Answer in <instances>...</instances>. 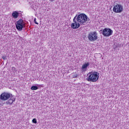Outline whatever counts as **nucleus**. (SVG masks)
Returning a JSON list of instances; mask_svg holds the SVG:
<instances>
[{"label": "nucleus", "instance_id": "1", "mask_svg": "<svg viewBox=\"0 0 129 129\" xmlns=\"http://www.w3.org/2000/svg\"><path fill=\"white\" fill-rule=\"evenodd\" d=\"M99 74L97 72H90L88 74V78H87L88 81H91V82H96L99 78Z\"/></svg>", "mask_w": 129, "mask_h": 129}, {"label": "nucleus", "instance_id": "8", "mask_svg": "<svg viewBox=\"0 0 129 129\" xmlns=\"http://www.w3.org/2000/svg\"><path fill=\"white\" fill-rule=\"evenodd\" d=\"M73 22L74 23H72L71 25L72 29H78V28L80 27V23L77 22V20H76V16L74 18Z\"/></svg>", "mask_w": 129, "mask_h": 129}, {"label": "nucleus", "instance_id": "4", "mask_svg": "<svg viewBox=\"0 0 129 129\" xmlns=\"http://www.w3.org/2000/svg\"><path fill=\"white\" fill-rule=\"evenodd\" d=\"M88 38L91 42H94L97 40V33L96 32H91L88 34Z\"/></svg>", "mask_w": 129, "mask_h": 129}, {"label": "nucleus", "instance_id": "16", "mask_svg": "<svg viewBox=\"0 0 129 129\" xmlns=\"http://www.w3.org/2000/svg\"><path fill=\"white\" fill-rule=\"evenodd\" d=\"M78 76V75H76V76H74V78H76V77H77Z\"/></svg>", "mask_w": 129, "mask_h": 129}, {"label": "nucleus", "instance_id": "11", "mask_svg": "<svg viewBox=\"0 0 129 129\" xmlns=\"http://www.w3.org/2000/svg\"><path fill=\"white\" fill-rule=\"evenodd\" d=\"M12 17H13L14 19H18L19 18V12L18 11L13 12Z\"/></svg>", "mask_w": 129, "mask_h": 129}, {"label": "nucleus", "instance_id": "7", "mask_svg": "<svg viewBox=\"0 0 129 129\" xmlns=\"http://www.w3.org/2000/svg\"><path fill=\"white\" fill-rule=\"evenodd\" d=\"M16 23V29H17L18 31H23V28L25 27V23H24L23 19H20L19 21H17Z\"/></svg>", "mask_w": 129, "mask_h": 129}, {"label": "nucleus", "instance_id": "10", "mask_svg": "<svg viewBox=\"0 0 129 129\" xmlns=\"http://www.w3.org/2000/svg\"><path fill=\"white\" fill-rule=\"evenodd\" d=\"M88 66H89V62H87L82 66V72H86V71H87Z\"/></svg>", "mask_w": 129, "mask_h": 129}, {"label": "nucleus", "instance_id": "5", "mask_svg": "<svg viewBox=\"0 0 129 129\" xmlns=\"http://www.w3.org/2000/svg\"><path fill=\"white\" fill-rule=\"evenodd\" d=\"M12 94L8 92H4L0 95V100L3 101H6L10 99V97L12 96Z\"/></svg>", "mask_w": 129, "mask_h": 129}, {"label": "nucleus", "instance_id": "6", "mask_svg": "<svg viewBox=\"0 0 129 129\" xmlns=\"http://www.w3.org/2000/svg\"><path fill=\"white\" fill-rule=\"evenodd\" d=\"M101 32L104 37H109L112 35L113 31L109 28H105L103 30H101Z\"/></svg>", "mask_w": 129, "mask_h": 129}, {"label": "nucleus", "instance_id": "13", "mask_svg": "<svg viewBox=\"0 0 129 129\" xmlns=\"http://www.w3.org/2000/svg\"><path fill=\"white\" fill-rule=\"evenodd\" d=\"M32 122L33 123H37V119H36V118L33 119Z\"/></svg>", "mask_w": 129, "mask_h": 129}, {"label": "nucleus", "instance_id": "15", "mask_svg": "<svg viewBox=\"0 0 129 129\" xmlns=\"http://www.w3.org/2000/svg\"><path fill=\"white\" fill-rule=\"evenodd\" d=\"M2 59H3V60H7V56H3Z\"/></svg>", "mask_w": 129, "mask_h": 129}, {"label": "nucleus", "instance_id": "2", "mask_svg": "<svg viewBox=\"0 0 129 129\" xmlns=\"http://www.w3.org/2000/svg\"><path fill=\"white\" fill-rule=\"evenodd\" d=\"M76 17L77 22L80 23V25H84V24L87 22L88 17L84 13H82L79 15L78 16L77 15Z\"/></svg>", "mask_w": 129, "mask_h": 129}, {"label": "nucleus", "instance_id": "17", "mask_svg": "<svg viewBox=\"0 0 129 129\" xmlns=\"http://www.w3.org/2000/svg\"><path fill=\"white\" fill-rule=\"evenodd\" d=\"M54 0H50V2H53Z\"/></svg>", "mask_w": 129, "mask_h": 129}, {"label": "nucleus", "instance_id": "12", "mask_svg": "<svg viewBox=\"0 0 129 129\" xmlns=\"http://www.w3.org/2000/svg\"><path fill=\"white\" fill-rule=\"evenodd\" d=\"M37 89H39V87L36 86H33L31 87V90H37Z\"/></svg>", "mask_w": 129, "mask_h": 129}, {"label": "nucleus", "instance_id": "14", "mask_svg": "<svg viewBox=\"0 0 129 129\" xmlns=\"http://www.w3.org/2000/svg\"><path fill=\"white\" fill-rule=\"evenodd\" d=\"M34 22L35 24H36V25H39V23H38V22H37V21H36V18H34Z\"/></svg>", "mask_w": 129, "mask_h": 129}, {"label": "nucleus", "instance_id": "9", "mask_svg": "<svg viewBox=\"0 0 129 129\" xmlns=\"http://www.w3.org/2000/svg\"><path fill=\"white\" fill-rule=\"evenodd\" d=\"M10 99H9L7 102H6L7 104H13V102H15L16 101V98H14L13 96V94L12 95V96L10 97Z\"/></svg>", "mask_w": 129, "mask_h": 129}, {"label": "nucleus", "instance_id": "3", "mask_svg": "<svg viewBox=\"0 0 129 129\" xmlns=\"http://www.w3.org/2000/svg\"><path fill=\"white\" fill-rule=\"evenodd\" d=\"M113 11L114 12V13L120 14V13L123 12V7L120 4H117L116 5H114Z\"/></svg>", "mask_w": 129, "mask_h": 129}]
</instances>
